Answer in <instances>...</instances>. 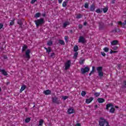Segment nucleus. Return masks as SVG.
Segmentation results:
<instances>
[{"label": "nucleus", "instance_id": "obj_1", "mask_svg": "<svg viewBox=\"0 0 126 126\" xmlns=\"http://www.w3.org/2000/svg\"><path fill=\"white\" fill-rule=\"evenodd\" d=\"M99 126H110L109 122L104 118V117L99 118V121L98 122Z\"/></svg>", "mask_w": 126, "mask_h": 126}, {"label": "nucleus", "instance_id": "obj_2", "mask_svg": "<svg viewBox=\"0 0 126 126\" xmlns=\"http://www.w3.org/2000/svg\"><path fill=\"white\" fill-rule=\"evenodd\" d=\"M34 23L36 27H39V26H42L43 24H45V20L44 18H41L34 21Z\"/></svg>", "mask_w": 126, "mask_h": 126}, {"label": "nucleus", "instance_id": "obj_3", "mask_svg": "<svg viewBox=\"0 0 126 126\" xmlns=\"http://www.w3.org/2000/svg\"><path fill=\"white\" fill-rule=\"evenodd\" d=\"M96 70L99 77L100 79H102L103 76H104V72H103V67L98 66L96 67Z\"/></svg>", "mask_w": 126, "mask_h": 126}, {"label": "nucleus", "instance_id": "obj_4", "mask_svg": "<svg viewBox=\"0 0 126 126\" xmlns=\"http://www.w3.org/2000/svg\"><path fill=\"white\" fill-rule=\"evenodd\" d=\"M110 107H112L109 110L110 113H111V114H114V113H115V108L113 107H114V105H113V103H108L106 105V110H109V108H110Z\"/></svg>", "mask_w": 126, "mask_h": 126}, {"label": "nucleus", "instance_id": "obj_5", "mask_svg": "<svg viewBox=\"0 0 126 126\" xmlns=\"http://www.w3.org/2000/svg\"><path fill=\"white\" fill-rule=\"evenodd\" d=\"M52 100L53 103H54V104H57V105H59L62 103V101H61V99L59 98L57 96L52 97Z\"/></svg>", "mask_w": 126, "mask_h": 126}, {"label": "nucleus", "instance_id": "obj_6", "mask_svg": "<svg viewBox=\"0 0 126 126\" xmlns=\"http://www.w3.org/2000/svg\"><path fill=\"white\" fill-rule=\"evenodd\" d=\"M25 53V55H24V57H25L26 59H27V60H30V59H31V57L30 56L31 50H30V49H28Z\"/></svg>", "mask_w": 126, "mask_h": 126}, {"label": "nucleus", "instance_id": "obj_7", "mask_svg": "<svg viewBox=\"0 0 126 126\" xmlns=\"http://www.w3.org/2000/svg\"><path fill=\"white\" fill-rule=\"evenodd\" d=\"M89 70H90V68L89 67H85V68H81V71L82 74H84V73H86V72H88Z\"/></svg>", "mask_w": 126, "mask_h": 126}, {"label": "nucleus", "instance_id": "obj_8", "mask_svg": "<svg viewBox=\"0 0 126 126\" xmlns=\"http://www.w3.org/2000/svg\"><path fill=\"white\" fill-rule=\"evenodd\" d=\"M71 61L70 60L67 61L65 63V69L67 70L70 67Z\"/></svg>", "mask_w": 126, "mask_h": 126}, {"label": "nucleus", "instance_id": "obj_9", "mask_svg": "<svg viewBox=\"0 0 126 126\" xmlns=\"http://www.w3.org/2000/svg\"><path fill=\"white\" fill-rule=\"evenodd\" d=\"M99 30H103L105 28V24L102 22L98 23Z\"/></svg>", "mask_w": 126, "mask_h": 126}, {"label": "nucleus", "instance_id": "obj_10", "mask_svg": "<svg viewBox=\"0 0 126 126\" xmlns=\"http://www.w3.org/2000/svg\"><path fill=\"white\" fill-rule=\"evenodd\" d=\"M78 43H82V44H84L85 43V38L82 36H80L79 38Z\"/></svg>", "mask_w": 126, "mask_h": 126}, {"label": "nucleus", "instance_id": "obj_11", "mask_svg": "<svg viewBox=\"0 0 126 126\" xmlns=\"http://www.w3.org/2000/svg\"><path fill=\"white\" fill-rule=\"evenodd\" d=\"M67 112L69 115H70V114H73V113H74V109H73L72 107H71L68 109Z\"/></svg>", "mask_w": 126, "mask_h": 126}, {"label": "nucleus", "instance_id": "obj_12", "mask_svg": "<svg viewBox=\"0 0 126 126\" xmlns=\"http://www.w3.org/2000/svg\"><path fill=\"white\" fill-rule=\"evenodd\" d=\"M43 94L45 95H50L52 94V91L50 90H46L43 91Z\"/></svg>", "mask_w": 126, "mask_h": 126}, {"label": "nucleus", "instance_id": "obj_13", "mask_svg": "<svg viewBox=\"0 0 126 126\" xmlns=\"http://www.w3.org/2000/svg\"><path fill=\"white\" fill-rule=\"evenodd\" d=\"M95 8H96V6L94 3H93L91 5L90 10V11H95Z\"/></svg>", "mask_w": 126, "mask_h": 126}, {"label": "nucleus", "instance_id": "obj_14", "mask_svg": "<svg viewBox=\"0 0 126 126\" xmlns=\"http://www.w3.org/2000/svg\"><path fill=\"white\" fill-rule=\"evenodd\" d=\"M94 99V98L91 97H90V98H87L86 99V103L87 104H89L90 103H91V102H92V101H93V99Z\"/></svg>", "mask_w": 126, "mask_h": 126}, {"label": "nucleus", "instance_id": "obj_15", "mask_svg": "<svg viewBox=\"0 0 126 126\" xmlns=\"http://www.w3.org/2000/svg\"><path fill=\"white\" fill-rule=\"evenodd\" d=\"M44 48L45 50H46V53H48V55H49L50 53L52 52V48H51V47H48L47 48V47H44Z\"/></svg>", "mask_w": 126, "mask_h": 126}, {"label": "nucleus", "instance_id": "obj_16", "mask_svg": "<svg viewBox=\"0 0 126 126\" xmlns=\"http://www.w3.org/2000/svg\"><path fill=\"white\" fill-rule=\"evenodd\" d=\"M28 48V46L25 44H24L22 49V53L25 52Z\"/></svg>", "mask_w": 126, "mask_h": 126}, {"label": "nucleus", "instance_id": "obj_17", "mask_svg": "<svg viewBox=\"0 0 126 126\" xmlns=\"http://www.w3.org/2000/svg\"><path fill=\"white\" fill-rule=\"evenodd\" d=\"M118 43L119 41L118 40H113L111 42V45H112V46H116V45H118Z\"/></svg>", "mask_w": 126, "mask_h": 126}, {"label": "nucleus", "instance_id": "obj_18", "mask_svg": "<svg viewBox=\"0 0 126 126\" xmlns=\"http://www.w3.org/2000/svg\"><path fill=\"white\" fill-rule=\"evenodd\" d=\"M0 72H1L2 74H3V75H4L5 76H6V75H7V72H6V71L4 69H0Z\"/></svg>", "mask_w": 126, "mask_h": 126}, {"label": "nucleus", "instance_id": "obj_19", "mask_svg": "<svg viewBox=\"0 0 126 126\" xmlns=\"http://www.w3.org/2000/svg\"><path fill=\"white\" fill-rule=\"evenodd\" d=\"M26 86H25V85H24L23 86H22L21 89L20 90V93H22V91H24V90H25V89H26Z\"/></svg>", "mask_w": 126, "mask_h": 126}, {"label": "nucleus", "instance_id": "obj_20", "mask_svg": "<svg viewBox=\"0 0 126 126\" xmlns=\"http://www.w3.org/2000/svg\"><path fill=\"white\" fill-rule=\"evenodd\" d=\"M70 24V23H69V22H68V21L65 22L63 24V28H65V27H66V26L69 25Z\"/></svg>", "mask_w": 126, "mask_h": 126}, {"label": "nucleus", "instance_id": "obj_21", "mask_svg": "<svg viewBox=\"0 0 126 126\" xmlns=\"http://www.w3.org/2000/svg\"><path fill=\"white\" fill-rule=\"evenodd\" d=\"M97 101H98V103H104V102H105V99L104 98H98L97 99Z\"/></svg>", "mask_w": 126, "mask_h": 126}, {"label": "nucleus", "instance_id": "obj_22", "mask_svg": "<svg viewBox=\"0 0 126 126\" xmlns=\"http://www.w3.org/2000/svg\"><path fill=\"white\" fill-rule=\"evenodd\" d=\"M40 16H41V13L38 12L34 15V17H35V18H38V17H40Z\"/></svg>", "mask_w": 126, "mask_h": 126}, {"label": "nucleus", "instance_id": "obj_23", "mask_svg": "<svg viewBox=\"0 0 126 126\" xmlns=\"http://www.w3.org/2000/svg\"><path fill=\"white\" fill-rule=\"evenodd\" d=\"M95 12H96V13H102V12H103V10H101L100 8H97L95 10Z\"/></svg>", "mask_w": 126, "mask_h": 126}, {"label": "nucleus", "instance_id": "obj_24", "mask_svg": "<svg viewBox=\"0 0 126 126\" xmlns=\"http://www.w3.org/2000/svg\"><path fill=\"white\" fill-rule=\"evenodd\" d=\"M73 51L75 52H77L78 51V46L77 45H75L74 47Z\"/></svg>", "mask_w": 126, "mask_h": 126}, {"label": "nucleus", "instance_id": "obj_25", "mask_svg": "<svg viewBox=\"0 0 126 126\" xmlns=\"http://www.w3.org/2000/svg\"><path fill=\"white\" fill-rule=\"evenodd\" d=\"M53 45V41L52 40H49L47 42V46H52Z\"/></svg>", "mask_w": 126, "mask_h": 126}, {"label": "nucleus", "instance_id": "obj_26", "mask_svg": "<svg viewBox=\"0 0 126 126\" xmlns=\"http://www.w3.org/2000/svg\"><path fill=\"white\" fill-rule=\"evenodd\" d=\"M59 44H60V45H64V41L62 39H60L59 40Z\"/></svg>", "mask_w": 126, "mask_h": 126}, {"label": "nucleus", "instance_id": "obj_27", "mask_svg": "<svg viewBox=\"0 0 126 126\" xmlns=\"http://www.w3.org/2000/svg\"><path fill=\"white\" fill-rule=\"evenodd\" d=\"M50 58H52V59H55V58H56V54H55V53H51Z\"/></svg>", "mask_w": 126, "mask_h": 126}, {"label": "nucleus", "instance_id": "obj_28", "mask_svg": "<svg viewBox=\"0 0 126 126\" xmlns=\"http://www.w3.org/2000/svg\"><path fill=\"white\" fill-rule=\"evenodd\" d=\"M81 95L82 96V97H85V95H86V92L83 91H82Z\"/></svg>", "mask_w": 126, "mask_h": 126}, {"label": "nucleus", "instance_id": "obj_29", "mask_svg": "<svg viewBox=\"0 0 126 126\" xmlns=\"http://www.w3.org/2000/svg\"><path fill=\"white\" fill-rule=\"evenodd\" d=\"M31 121V119L30 118H27L25 120V122L26 123H29V122H30Z\"/></svg>", "mask_w": 126, "mask_h": 126}, {"label": "nucleus", "instance_id": "obj_30", "mask_svg": "<svg viewBox=\"0 0 126 126\" xmlns=\"http://www.w3.org/2000/svg\"><path fill=\"white\" fill-rule=\"evenodd\" d=\"M82 15L81 14H79L77 15L76 18L77 19H79L80 18H82Z\"/></svg>", "mask_w": 126, "mask_h": 126}, {"label": "nucleus", "instance_id": "obj_31", "mask_svg": "<svg viewBox=\"0 0 126 126\" xmlns=\"http://www.w3.org/2000/svg\"><path fill=\"white\" fill-rule=\"evenodd\" d=\"M77 56H78V52H75L74 54L73 59L76 60L77 58Z\"/></svg>", "mask_w": 126, "mask_h": 126}, {"label": "nucleus", "instance_id": "obj_32", "mask_svg": "<svg viewBox=\"0 0 126 126\" xmlns=\"http://www.w3.org/2000/svg\"><path fill=\"white\" fill-rule=\"evenodd\" d=\"M84 6L85 8H89V3H88V2H86Z\"/></svg>", "mask_w": 126, "mask_h": 126}, {"label": "nucleus", "instance_id": "obj_33", "mask_svg": "<svg viewBox=\"0 0 126 126\" xmlns=\"http://www.w3.org/2000/svg\"><path fill=\"white\" fill-rule=\"evenodd\" d=\"M18 24L20 26V27L22 26V22L21 21V20H18L17 22Z\"/></svg>", "mask_w": 126, "mask_h": 126}, {"label": "nucleus", "instance_id": "obj_34", "mask_svg": "<svg viewBox=\"0 0 126 126\" xmlns=\"http://www.w3.org/2000/svg\"><path fill=\"white\" fill-rule=\"evenodd\" d=\"M15 20L14 19V20L11 21V22H10V26H12L14 25V21Z\"/></svg>", "mask_w": 126, "mask_h": 126}, {"label": "nucleus", "instance_id": "obj_35", "mask_svg": "<svg viewBox=\"0 0 126 126\" xmlns=\"http://www.w3.org/2000/svg\"><path fill=\"white\" fill-rule=\"evenodd\" d=\"M84 62H85V59H83L82 60H81L79 62V63L80 64H83L84 63Z\"/></svg>", "mask_w": 126, "mask_h": 126}, {"label": "nucleus", "instance_id": "obj_36", "mask_svg": "<svg viewBox=\"0 0 126 126\" xmlns=\"http://www.w3.org/2000/svg\"><path fill=\"white\" fill-rule=\"evenodd\" d=\"M103 11L104 13H106V12H107V11H108V7L103 8Z\"/></svg>", "mask_w": 126, "mask_h": 126}, {"label": "nucleus", "instance_id": "obj_37", "mask_svg": "<svg viewBox=\"0 0 126 126\" xmlns=\"http://www.w3.org/2000/svg\"><path fill=\"white\" fill-rule=\"evenodd\" d=\"M43 123H44V120L41 119V120L39 121V126H43Z\"/></svg>", "mask_w": 126, "mask_h": 126}, {"label": "nucleus", "instance_id": "obj_38", "mask_svg": "<svg viewBox=\"0 0 126 126\" xmlns=\"http://www.w3.org/2000/svg\"><path fill=\"white\" fill-rule=\"evenodd\" d=\"M62 5H63V7H65V6H66V5H67V3H66V2H65V1H64L63 2Z\"/></svg>", "mask_w": 126, "mask_h": 126}, {"label": "nucleus", "instance_id": "obj_39", "mask_svg": "<svg viewBox=\"0 0 126 126\" xmlns=\"http://www.w3.org/2000/svg\"><path fill=\"white\" fill-rule=\"evenodd\" d=\"M92 68V70L91 71V73H94V72H95V66H93Z\"/></svg>", "mask_w": 126, "mask_h": 126}, {"label": "nucleus", "instance_id": "obj_40", "mask_svg": "<svg viewBox=\"0 0 126 126\" xmlns=\"http://www.w3.org/2000/svg\"><path fill=\"white\" fill-rule=\"evenodd\" d=\"M103 50L104 51V52H105L106 53H107V52H109V48L108 47H105L103 49Z\"/></svg>", "mask_w": 126, "mask_h": 126}, {"label": "nucleus", "instance_id": "obj_41", "mask_svg": "<svg viewBox=\"0 0 126 126\" xmlns=\"http://www.w3.org/2000/svg\"><path fill=\"white\" fill-rule=\"evenodd\" d=\"M117 53H118V51H113V50H111L110 54H116Z\"/></svg>", "mask_w": 126, "mask_h": 126}, {"label": "nucleus", "instance_id": "obj_42", "mask_svg": "<svg viewBox=\"0 0 126 126\" xmlns=\"http://www.w3.org/2000/svg\"><path fill=\"white\" fill-rule=\"evenodd\" d=\"M94 96H95L96 97H99V96H100V93H94Z\"/></svg>", "mask_w": 126, "mask_h": 126}, {"label": "nucleus", "instance_id": "obj_43", "mask_svg": "<svg viewBox=\"0 0 126 126\" xmlns=\"http://www.w3.org/2000/svg\"><path fill=\"white\" fill-rule=\"evenodd\" d=\"M123 87H124V88H126V81L125 80L123 81Z\"/></svg>", "mask_w": 126, "mask_h": 126}, {"label": "nucleus", "instance_id": "obj_44", "mask_svg": "<svg viewBox=\"0 0 126 126\" xmlns=\"http://www.w3.org/2000/svg\"><path fill=\"white\" fill-rule=\"evenodd\" d=\"M118 48L119 47L118 46H113L112 47V50H118Z\"/></svg>", "mask_w": 126, "mask_h": 126}, {"label": "nucleus", "instance_id": "obj_45", "mask_svg": "<svg viewBox=\"0 0 126 126\" xmlns=\"http://www.w3.org/2000/svg\"><path fill=\"white\" fill-rule=\"evenodd\" d=\"M63 100H66V99H68V96H64L63 97Z\"/></svg>", "mask_w": 126, "mask_h": 126}, {"label": "nucleus", "instance_id": "obj_46", "mask_svg": "<svg viewBox=\"0 0 126 126\" xmlns=\"http://www.w3.org/2000/svg\"><path fill=\"white\" fill-rule=\"evenodd\" d=\"M36 0H32L31 3H32V4H34V3H35V1H36Z\"/></svg>", "mask_w": 126, "mask_h": 126}, {"label": "nucleus", "instance_id": "obj_47", "mask_svg": "<svg viewBox=\"0 0 126 126\" xmlns=\"http://www.w3.org/2000/svg\"><path fill=\"white\" fill-rule=\"evenodd\" d=\"M101 54L103 57H106V53L104 52H101Z\"/></svg>", "mask_w": 126, "mask_h": 126}, {"label": "nucleus", "instance_id": "obj_48", "mask_svg": "<svg viewBox=\"0 0 126 126\" xmlns=\"http://www.w3.org/2000/svg\"><path fill=\"white\" fill-rule=\"evenodd\" d=\"M79 29H82V27H83V26L82 25H79Z\"/></svg>", "mask_w": 126, "mask_h": 126}, {"label": "nucleus", "instance_id": "obj_49", "mask_svg": "<svg viewBox=\"0 0 126 126\" xmlns=\"http://www.w3.org/2000/svg\"><path fill=\"white\" fill-rule=\"evenodd\" d=\"M2 27H3V24L2 23L0 24V29H2Z\"/></svg>", "mask_w": 126, "mask_h": 126}, {"label": "nucleus", "instance_id": "obj_50", "mask_svg": "<svg viewBox=\"0 0 126 126\" xmlns=\"http://www.w3.org/2000/svg\"><path fill=\"white\" fill-rule=\"evenodd\" d=\"M64 39H65V42H67V39H68V36H65L64 37Z\"/></svg>", "mask_w": 126, "mask_h": 126}, {"label": "nucleus", "instance_id": "obj_51", "mask_svg": "<svg viewBox=\"0 0 126 126\" xmlns=\"http://www.w3.org/2000/svg\"><path fill=\"white\" fill-rule=\"evenodd\" d=\"M3 58L4 60H6V59H7V56L6 55H4L3 56Z\"/></svg>", "mask_w": 126, "mask_h": 126}, {"label": "nucleus", "instance_id": "obj_52", "mask_svg": "<svg viewBox=\"0 0 126 126\" xmlns=\"http://www.w3.org/2000/svg\"><path fill=\"white\" fill-rule=\"evenodd\" d=\"M118 24L119 25H123V23L121 21L118 22Z\"/></svg>", "mask_w": 126, "mask_h": 126}, {"label": "nucleus", "instance_id": "obj_53", "mask_svg": "<svg viewBox=\"0 0 126 126\" xmlns=\"http://www.w3.org/2000/svg\"><path fill=\"white\" fill-rule=\"evenodd\" d=\"M75 126H81V124H80V123H78Z\"/></svg>", "mask_w": 126, "mask_h": 126}, {"label": "nucleus", "instance_id": "obj_54", "mask_svg": "<svg viewBox=\"0 0 126 126\" xmlns=\"http://www.w3.org/2000/svg\"><path fill=\"white\" fill-rule=\"evenodd\" d=\"M59 3H62L63 2V0H58Z\"/></svg>", "mask_w": 126, "mask_h": 126}, {"label": "nucleus", "instance_id": "obj_55", "mask_svg": "<svg viewBox=\"0 0 126 126\" xmlns=\"http://www.w3.org/2000/svg\"><path fill=\"white\" fill-rule=\"evenodd\" d=\"M111 2H112V3H115L116 0H113Z\"/></svg>", "mask_w": 126, "mask_h": 126}, {"label": "nucleus", "instance_id": "obj_56", "mask_svg": "<svg viewBox=\"0 0 126 126\" xmlns=\"http://www.w3.org/2000/svg\"><path fill=\"white\" fill-rule=\"evenodd\" d=\"M84 25L85 26H86V25H87V22H85L84 23Z\"/></svg>", "mask_w": 126, "mask_h": 126}, {"label": "nucleus", "instance_id": "obj_57", "mask_svg": "<svg viewBox=\"0 0 126 126\" xmlns=\"http://www.w3.org/2000/svg\"><path fill=\"white\" fill-rule=\"evenodd\" d=\"M68 1H69V0H65V2H66L67 3H68Z\"/></svg>", "mask_w": 126, "mask_h": 126}, {"label": "nucleus", "instance_id": "obj_58", "mask_svg": "<svg viewBox=\"0 0 126 126\" xmlns=\"http://www.w3.org/2000/svg\"><path fill=\"white\" fill-rule=\"evenodd\" d=\"M42 16H43V17H45V16H46V14H42Z\"/></svg>", "mask_w": 126, "mask_h": 126}, {"label": "nucleus", "instance_id": "obj_59", "mask_svg": "<svg viewBox=\"0 0 126 126\" xmlns=\"http://www.w3.org/2000/svg\"><path fill=\"white\" fill-rule=\"evenodd\" d=\"M93 73H91V72L89 74V75L90 76L92 75V74H93Z\"/></svg>", "mask_w": 126, "mask_h": 126}, {"label": "nucleus", "instance_id": "obj_60", "mask_svg": "<svg viewBox=\"0 0 126 126\" xmlns=\"http://www.w3.org/2000/svg\"><path fill=\"white\" fill-rule=\"evenodd\" d=\"M115 108H116V109H119V106H115Z\"/></svg>", "mask_w": 126, "mask_h": 126}, {"label": "nucleus", "instance_id": "obj_61", "mask_svg": "<svg viewBox=\"0 0 126 126\" xmlns=\"http://www.w3.org/2000/svg\"><path fill=\"white\" fill-rule=\"evenodd\" d=\"M94 108H98V105H95L94 106Z\"/></svg>", "mask_w": 126, "mask_h": 126}, {"label": "nucleus", "instance_id": "obj_62", "mask_svg": "<svg viewBox=\"0 0 126 126\" xmlns=\"http://www.w3.org/2000/svg\"><path fill=\"white\" fill-rule=\"evenodd\" d=\"M126 25V22L122 23V25Z\"/></svg>", "mask_w": 126, "mask_h": 126}, {"label": "nucleus", "instance_id": "obj_63", "mask_svg": "<svg viewBox=\"0 0 126 126\" xmlns=\"http://www.w3.org/2000/svg\"><path fill=\"white\" fill-rule=\"evenodd\" d=\"M70 33H72V32H72V30H70Z\"/></svg>", "mask_w": 126, "mask_h": 126}, {"label": "nucleus", "instance_id": "obj_64", "mask_svg": "<svg viewBox=\"0 0 126 126\" xmlns=\"http://www.w3.org/2000/svg\"><path fill=\"white\" fill-rule=\"evenodd\" d=\"M125 24H126V20L125 21Z\"/></svg>", "mask_w": 126, "mask_h": 126}]
</instances>
